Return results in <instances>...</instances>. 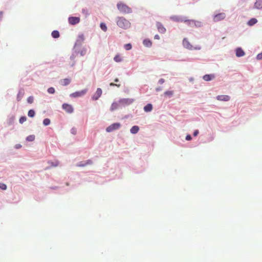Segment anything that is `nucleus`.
Instances as JSON below:
<instances>
[{"mask_svg":"<svg viewBox=\"0 0 262 262\" xmlns=\"http://www.w3.org/2000/svg\"><path fill=\"white\" fill-rule=\"evenodd\" d=\"M50 123V120L49 119L46 118V119H44L43 121V124L45 126H47V125H49Z\"/></svg>","mask_w":262,"mask_h":262,"instance_id":"c85d7f7f","label":"nucleus"},{"mask_svg":"<svg viewBox=\"0 0 262 262\" xmlns=\"http://www.w3.org/2000/svg\"><path fill=\"white\" fill-rule=\"evenodd\" d=\"M226 14L224 12L219 13L214 15L213 17L214 22H218L224 19L226 17Z\"/></svg>","mask_w":262,"mask_h":262,"instance_id":"20e7f679","label":"nucleus"},{"mask_svg":"<svg viewBox=\"0 0 262 262\" xmlns=\"http://www.w3.org/2000/svg\"><path fill=\"white\" fill-rule=\"evenodd\" d=\"M87 92V90H83L80 91H77L70 94V97L73 98L80 97L84 95Z\"/></svg>","mask_w":262,"mask_h":262,"instance_id":"423d86ee","label":"nucleus"},{"mask_svg":"<svg viewBox=\"0 0 262 262\" xmlns=\"http://www.w3.org/2000/svg\"><path fill=\"white\" fill-rule=\"evenodd\" d=\"M68 21L69 24H70L72 25H75L76 24H77L80 21V18L78 17H70L68 18Z\"/></svg>","mask_w":262,"mask_h":262,"instance_id":"0eeeda50","label":"nucleus"},{"mask_svg":"<svg viewBox=\"0 0 262 262\" xmlns=\"http://www.w3.org/2000/svg\"><path fill=\"white\" fill-rule=\"evenodd\" d=\"M118 81H119V79H118V78H116V79H115V82H118Z\"/></svg>","mask_w":262,"mask_h":262,"instance_id":"09e8293b","label":"nucleus"},{"mask_svg":"<svg viewBox=\"0 0 262 262\" xmlns=\"http://www.w3.org/2000/svg\"><path fill=\"white\" fill-rule=\"evenodd\" d=\"M118 107V104L117 102H114L112 104L110 110L111 111H113L116 110Z\"/></svg>","mask_w":262,"mask_h":262,"instance_id":"5701e85b","label":"nucleus"},{"mask_svg":"<svg viewBox=\"0 0 262 262\" xmlns=\"http://www.w3.org/2000/svg\"><path fill=\"white\" fill-rule=\"evenodd\" d=\"M154 38L156 39H159L160 36L158 35H156L154 37Z\"/></svg>","mask_w":262,"mask_h":262,"instance_id":"a18cd8bd","label":"nucleus"},{"mask_svg":"<svg viewBox=\"0 0 262 262\" xmlns=\"http://www.w3.org/2000/svg\"><path fill=\"white\" fill-rule=\"evenodd\" d=\"M245 55L244 51L241 48H238L236 50V55L237 57H242Z\"/></svg>","mask_w":262,"mask_h":262,"instance_id":"4468645a","label":"nucleus"},{"mask_svg":"<svg viewBox=\"0 0 262 262\" xmlns=\"http://www.w3.org/2000/svg\"><path fill=\"white\" fill-rule=\"evenodd\" d=\"M26 140L28 141H33L35 140V136L33 135H30L27 137Z\"/></svg>","mask_w":262,"mask_h":262,"instance_id":"bb28decb","label":"nucleus"},{"mask_svg":"<svg viewBox=\"0 0 262 262\" xmlns=\"http://www.w3.org/2000/svg\"><path fill=\"white\" fill-rule=\"evenodd\" d=\"M100 28L104 32L107 31V27L105 23H101L100 24Z\"/></svg>","mask_w":262,"mask_h":262,"instance_id":"a878e982","label":"nucleus"},{"mask_svg":"<svg viewBox=\"0 0 262 262\" xmlns=\"http://www.w3.org/2000/svg\"><path fill=\"white\" fill-rule=\"evenodd\" d=\"M143 45L147 47H150L151 46L152 43L150 40L148 39H145L143 41Z\"/></svg>","mask_w":262,"mask_h":262,"instance_id":"aec40b11","label":"nucleus"},{"mask_svg":"<svg viewBox=\"0 0 262 262\" xmlns=\"http://www.w3.org/2000/svg\"><path fill=\"white\" fill-rule=\"evenodd\" d=\"M160 90V89H157V91H159V90Z\"/></svg>","mask_w":262,"mask_h":262,"instance_id":"3c124183","label":"nucleus"},{"mask_svg":"<svg viewBox=\"0 0 262 262\" xmlns=\"http://www.w3.org/2000/svg\"><path fill=\"white\" fill-rule=\"evenodd\" d=\"M139 130V127L138 126H134L130 129V133L132 134H135L138 132Z\"/></svg>","mask_w":262,"mask_h":262,"instance_id":"f3484780","label":"nucleus"},{"mask_svg":"<svg viewBox=\"0 0 262 262\" xmlns=\"http://www.w3.org/2000/svg\"><path fill=\"white\" fill-rule=\"evenodd\" d=\"M28 116L30 117H33L35 116V112L33 110H30L29 111L28 113Z\"/></svg>","mask_w":262,"mask_h":262,"instance_id":"cd10ccee","label":"nucleus"},{"mask_svg":"<svg viewBox=\"0 0 262 262\" xmlns=\"http://www.w3.org/2000/svg\"><path fill=\"white\" fill-rule=\"evenodd\" d=\"M117 25L123 29H127L130 27V23L123 17L117 18Z\"/></svg>","mask_w":262,"mask_h":262,"instance_id":"f257e3e1","label":"nucleus"},{"mask_svg":"<svg viewBox=\"0 0 262 262\" xmlns=\"http://www.w3.org/2000/svg\"><path fill=\"white\" fill-rule=\"evenodd\" d=\"M2 17H3V13L0 12V19L2 18Z\"/></svg>","mask_w":262,"mask_h":262,"instance_id":"de8ad7c7","label":"nucleus"},{"mask_svg":"<svg viewBox=\"0 0 262 262\" xmlns=\"http://www.w3.org/2000/svg\"><path fill=\"white\" fill-rule=\"evenodd\" d=\"M0 188L3 190H6L7 189V186L4 183H0Z\"/></svg>","mask_w":262,"mask_h":262,"instance_id":"e433bc0d","label":"nucleus"},{"mask_svg":"<svg viewBox=\"0 0 262 262\" xmlns=\"http://www.w3.org/2000/svg\"><path fill=\"white\" fill-rule=\"evenodd\" d=\"M194 26L196 27H200L202 26V23L200 21H197L194 20Z\"/></svg>","mask_w":262,"mask_h":262,"instance_id":"c756f323","label":"nucleus"},{"mask_svg":"<svg viewBox=\"0 0 262 262\" xmlns=\"http://www.w3.org/2000/svg\"><path fill=\"white\" fill-rule=\"evenodd\" d=\"M110 85L111 86H117V87H120V84H115V83H112H112H111L110 84Z\"/></svg>","mask_w":262,"mask_h":262,"instance_id":"79ce46f5","label":"nucleus"},{"mask_svg":"<svg viewBox=\"0 0 262 262\" xmlns=\"http://www.w3.org/2000/svg\"><path fill=\"white\" fill-rule=\"evenodd\" d=\"M78 38L80 40L83 41L84 39V35L83 34H81L80 35L78 36Z\"/></svg>","mask_w":262,"mask_h":262,"instance_id":"58836bf2","label":"nucleus"},{"mask_svg":"<svg viewBox=\"0 0 262 262\" xmlns=\"http://www.w3.org/2000/svg\"><path fill=\"white\" fill-rule=\"evenodd\" d=\"M183 46L185 48H186L188 50H200L201 49L200 46H196L195 47H193L192 46V45H191L190 44V43L189 42L188 39H187L186 38H184L183 39Z\"/></svg>","mask_w":262,"mask_h":262,"instance_id":"7ed1b4c3","label":"nucleus"},{"mask_svg":"<svg viewBox=\"0 0 262 262\" xmlns=\"http://www.w3.org/2000/svg\"><path fill=\"white\" fill-rule=\"evenodd\" d=\"M257 59H258V60L262 59V52L259 53V54H258L257 55Z\"/></svg>","mask_w":262,"mask_h":262,"instance_id":"4c0bfd02","label":"nucleus"},{"mask_svg":"<svg viewBox=\"0 0 262 262\" xmlns=\"http://www.w3.org/2000/svg\"><path fill=\"white\" fill-rule=\"evenodd\" d=\"M198 134H199V130H196L193 133V136H196L198 135Z\"/></svg>","mask_w":262,"mask_h":262,"instance_id":"c03bdc74","label":"nucleus"},{"mask_svg":"<svg viewBox=\"0 0 262 262\" xmlns=\"http://www.w3.org/2000/svg\"><path fill=\"white\" fill-rule=\"evenodd\" d=\"M158 31L161 33H164L166 32V29L162 24L159 22H157L156 24Z\"/></svg>","mask_w":262,"mask_h":262,"instance_id":"9d476101","label":"nucleus"},{"mask_svg":"<svg viewBox=\"0 0 262 262\" xmlns=\"http://www.w3.org/2000/svg\"><path fill=\"white\" fill-rule=\"evenodd\" d=\"M58 165V162L56 161L55 164H52V166H56Z\"/></svg>","mask_w":262,"mask_h":262,"instance_id":"49530a36","label":"nucleus"},{"mask_svg":"<svg viewBox=\"0 0 262 262\" xmlns=\"http://www.w3.org/2000/svg\"><path fill=\"white\" fill-rule=\"evenodd\" d=\"M20 146H21L20 145H16V148H19Z\"/></svg>","mask_w":262,"mask_h":262,"instance_id":"8fccbe9b","label":"nucleus"},{"mask_svg":"<svg viewBox=\"0 0 262 262\" xmlns=\"http://www.w3.org/2000/svg\"><path fill=\"white\" fill-rule=\"evenodd\" d=\"M71 133H72L73 134H74H74H76V129H75V128H72V129H71Z\"/></svg>","mask_w":262,"mask_h":262,"instance_id":"37998d69","label":"nucleus"},{"mask_svg":"<svg viewBox=\"0 0 262 262\" xmlns=\"http://www.w3.org/2000/svg\"><path fill=\"white\" fill-rule=\"evenodd\" d=\"M257 22V20L256 18H251L248 23V25L249 26H253Z\"/></svg>","mask_w":262,"mask_h":262,"instance_id":"4be33fe9","label":"nucleus"},{"mask_svg":"<svg viewBox=\"0 0 262 262\" xmlns=\"http://www.w3.org/2000/svg\"><path fill=\"white\" fill-rule=\"evenodd\" d=\"M214 78V76L213 74H206L205 75L203 78L205 81H208L211 80Z\"/></svg>","mask_w":262,"mask_h":262,"instance_id":"ddd939ff","label":"nucleus"},{"mask_svg":"<svg viewBox=\"0 0 262 262\" xmlns=\"http://www.w3.org/2000/svg\"><path fill=\"white\" fill-rule=\"evenodd\" d=\"M172 19H173L174 20H175V21H184V20L182 18H179V17H176V16H175V17H172Z\"/></svg>","mask_w":262,"mask_h":262,"instance_id":"72a5a7b5","label":"nucleus"},{"mask_svg":"<svg viewBox=\"0 0 262 262\" xmlns=\"http://www.w3.org/2000/svg\"><path fill=\"white\" fill-rule=\"evenodd\" d=\"M164 95L170 97L173 95V92L172 91H166L164 92Z\"/></svg>","mask_w":262,"mask_h":262,"instance_id":"393cba45","label":"nucleus"},{"mask_svg":"<svg viewBox=\"0 0 262 262\" xmlns=\"http://www.w3.org/2000/svg\"><path fill=\"white\" fill-rule=\"evenodd\" d=\"M184 22L190 27H194V20H185Z\"/></svg>","mask_w":262,"mask_h":262,"instance_id":"6ab92c4d","label":"nucleus"},{"mask_svg":"<svg viewBox=\"0 0 262 262\" xmlns=\"http://www.w3.org/2000/svg\"><path fill=\"white\" fill-rule=\"evenodd\" d=\"M34 100V98L32 96H30L27 98V102L29 103H32Z\"/></svg>","mask_w":262,"mask_h":262,"instance_id":"f704fd0d","label":"nucleus"},{"mask_svg":"<svg viewBox=\"0 0 262 262\" xmlns=\"http://www.w3.org/2000/svg\"><path fill=\"white\" fill-rule=\"evenodd\" d=\"M191 139H192V138H191V136L189 135H187L186 137V140L187 141L191 140Z\"/></svg>","mask_w":262,"mask_h":262,"instance_id":"ea45409f","label":"nucleus"},{"mask_svg":"<svg viewBox=\"0 0 262 262\" xmlns=\"http://www.w3.org/2000/svg\"><path fill=\"white\" fill-rule=\"evenodd\" d=\"M216 99L220 101H228L230 97L228 95H219L216 97Z\"/></svg>","mask_w":262,"mask_h":262,"instance_id":"9b49d317","label":"nucleus"},{"mask_svg":"<svg viewBox=\"0 0 262 262\" xmlns=\"http://www.w3.org/2000/svg\"><path fill=\"white\" fill-rule=\"evenodd\" d=\"M24 95V93H21V92H19L18 95H17V101H20L23 97Z\"/></svg>","mask_w":262,"mask_h":262,"instance_id":"473e14b6","label":"nucleus"},{"mask_svg":"<svg viewBox=\"0 0 262 262\" xmlns=\"http://www.w3.org/2000/svg\"><path fill=\"white\" fill-rule=\"evenodd\" d=\"M254 7L256 9H262V0H256L254 4Z\"/></svg>","mask_w":262,"mask_h":262,"instance_id":"2eb2a0df","label":"nucleus"},{"mask_svg":"<svg viewBox=\"0 0 262 262\" xmlns=\"http://www.w3.org/2000/svg\"><path fill=\"white\" fill-rule=\"evenodd\" d=\"M102 90L100 88H98L96 90V92L94 94V95L92 97L93 100H96L98 99V98L101 96L102 95Z\"/></svg>","mask_w":262,"mask_h":262,"instance_id":"1a4fd4ad","label":"nucleus"},{"mask_svg":"<svg viewBox=\"0 0 262 262\" xmlns=\"http://www.w3.org/2000/svg\"><path fill=\"white\" fill-rule=\"evenodd\" d=\"M114 60L117 62H121L122 61V58L120 56V55L118 54V55H116L114 58Z\"/></svg>","mask_w":262,"mask_h":262,"instance_id":"b1692460","label":"nucleus"},{"mask_svg":"<svg viewBox=\"0 0 262 262\" xmlns=\"http://www.w3.org/2000/svg\"><path fill=\"white\" fill-rule=\"evenodd\" d=\"M152 105L150 103L147 104L144 107V111L146 112H150L152 110Z\"/></svg>","mask_w":262,"mask_h":262,"instance_id":"dca6fc26","label":"nucleus"},{"mask_svg":"<svg viewBox=\"0 0 262 262\" xmlns=\"http://www.w3.org/2000/svg\"><path fill=\"white\" fill-rule=\"evenodd\" d=\"M52 36L54 38H57L59 37V33L57 30H54L52 32Z\"/></svg>","mask_w":262,"mask_h":262,"instance_id":"412c9836","label":"nucleus"},{"mask_svg":"<svg viewBox=\"0 0 262 262\" xmlns=\"http://www.w3.org/2000/svg\"><path fill=\"white\" fill-rule=\"evenodd\" d=\"M117 7L119 11L123 13H130L132 12V9L126 4L119 2L117 4Z\"/></svg>","mask_w":262,"mask_h":262,"instance_id":"f03ea898","label":"nucleus"},{"mask_svg":"<svg viewBox=\"0 0 262 262\" xmlns=\"http://www.w3.org/2000/svg\"><path fill=\"white\" fill-rule=\"evenodd\" d=\"M26 120L27 118L25 116H23L20 118L19 121L20 123L23 124Z\"/></svg>","mask_w":262,"mask_h":262,"instance_id":"7c9ffc66","label":"nucleus"},{"mask_svg":"<svg viewBox=\"0 0 262 262\" xmlns=\"http://www.w3.org/2000/svg\"><path fill=\"white\" fill-rule=\"evenodd\" d=\"M48 92L50 94H54L55 93V89L53 87L49 88L48 89Z\"/></svg>","mask_w":262,"mask_h":262,"instance_id":"2f4dec72","label":"nucleus"},{"mask_svg":"<svg viewBox=\"0 0 262 262\" xmlns=\"http://www.w3.org/2000/svg\"><path fill=\"white\" fill-rule=\"evenodd\" d=\"M120 126L121 124L119 123H115L108 126L106 128V131L107 132H112L115 130L119 129Z\"/></svg>","mask_w":262,"mask_h":262,"instance_id":"39448f33","label":"nucleus"},{"mask_svg":"<svg viewBox=\"0 0 262 262\" xmlns=\"http://www.w3.org/2000/svg\"><path fill=\"white\" fill-rule=\"evenodd\" d=\"M92 162L90 160H87L86 162H80L78 164L77 166L79 167H84L88 165L91 164Z\"/></svg>","mask_w":262,"mask_h":262,"instance_id":"f8f14e48","label":"nucleus"},{"mask_svg":"<svg viewBox=\"0 0 262 262\" xmlns=\"http://www.w3.org/2000/svg\"><path fill=\"white\" fill-rule=\"evenodd\" d=\"M164 82L165 80L163 78H161L159 80V83H160V84H162Z\"/></svg>","mask_w":262,"mask_h":262,"instance_id":"a19ab883","label":"nucleus"},{"mask_svg":"<svg viewBox=\"0 0 262 262\" xmlns=\"http://www.w3.org/2000/svg\"><path fill=\"white\" fill-rule=\"evenodd\" d=\"M62 108L68 113H72L73 112V108L70 104L64 103L62 104Z\"/></svg>","mask_w":262,"mask_h":262,"instance_id":"6e6552de","label":"nucleus"},{"mask_svg":"<svg viewBox=\"0 0 262 262\" xmlns=\"http://www.w3.org/2000/svg\"><path fill=\"white\" fill-rule=\"evenodd\" d=\"M124 47L126 50H129L132 48V45L130 43H127L125 45Z\"/></svg>","mask_w":262,"mask_h":262,"instance_id":"c9c22d12","label":"nucleus"},{"mask_svg":"<svg viewBox=\"0 0 262 262\" xmlns=\"http://www.w3.org/2000/svg\"><path fill=\"white\" fill-rule=\"evenodd\" d=\"M70 82H71L70 79H68V78H65V79L62 80L61 81V84L64 86L69 84Z\"/></svg>","mask_w":262,"mask_h":262,"instance_id":"a211bd4d","label":"nucleus"}]
</instances>
